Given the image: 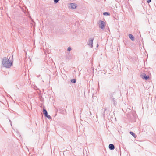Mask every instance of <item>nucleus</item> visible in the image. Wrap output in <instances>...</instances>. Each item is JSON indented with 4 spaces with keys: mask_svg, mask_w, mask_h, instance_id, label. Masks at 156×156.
Instances as JSON below:
<instances>
[{
    "mask_svg": "<svg viewBox=\"0 0 156 156\" xmlns=\"http://www.w3.org/2000/svg\"><path fill=\"white\" fill-rule=\"evenodd\" d=\"M151 1V0H147V2L148 3H149Z\"/></svg>",
    "mask_w": 156,
    "mask_h": 156,
    "instance_id": "obj_17",
    "label": "nucleus"
},
{
    "mask_svg": "<svg viewBox=\"0 0 156 156\" xmlns=\"http://www.w3.org/2000/svg\"><path fill=\"white\" fill-rule=\"evenodd\" d=\"M106 110V108L104 110V112H103V113H102L103 116L104 117H105V111Z\"/></svg>",
    "mask_w": 156,
    "mask_h": 156,
    "instance_id": "obj_13",
    "label": "nucleus"
},
{
    "mask_svg": "<svg viewBox=\"0 0 156 156\" xmlns=\"http://www.w3.org/2000/svg\"><path fill=\"white\" fill-rule=\"evenodd\" d=\"M72 49H71V48L70 47H68V48H67V51H70Z\"/></svg>",
    "mask_w": 156,
    "mask_h": 156,
    "instance_id": "obj_14",
    "label": "nucleus"
},
{
    "mask_svg": "<svg viewBox=\"0 0 156 156\" xmlns=\"http://www.w3.org/2000/svg\"><path fill=\"white\" fill-rule=\"evenodd\" d=\"M129 38L132 41H134V38L133 35L132 34H129Z\"/></svg>",
    "mask_w": 156,
    "mask_h": 156,
    "instance_id": "obj_9",
    "label": "nucleus"
},
{
    "mask_svg": "<svg viewBox=\"0 0 156 156\" xmlns=\"http://www.w3.org/2000/svg\"><path fill=\"white\" fill-rule=\"evenodd\" d=\"M103 15H110V14L108 12H106L103 13Z\"/></svg>",
    "mask_w": 156,
    "mask_h": 156,
    "instance_id": "obj_12",
    "label": "nucleus"
},
{
    "mask_svg": "<svg viewBox=\"0 0 156 156\" xmlns=\"http://www.w3.org/2000/svg\"><path fill=\"white\" fill-rule=\"evenodd\" d=\"M43 114L45 117H47L48 119H51L50 116L48 115L47 111L46 109H43Z\"/></svg>",
    "mask_w": 156,
    "mask_h": 156,
    "instance_id": "obj_3",
    "label": "nucleus"
},
{
    "mask_svg": "<svg viewBox=\"0 0 156 156\" xmlns=\"http://www.w3.org/2000/svg\"><path fill=\"white\" fill-rule=\"evenodd\" d=\"M59 0H54V3H57L59 1Z\"/></svg>",
    "mask_w": 156,
    "mask_h": 156,
    "instance_id": "obj_15",
    "label": "nucleus"
},
{
    "mask_svg": "<svg viewBox=\"0 0 156 156\" xmlns=\"http://www.w3.org/2000/svg\"><path fill=\"white\" fill-rule=\"evenodd\" d=\"M105 23L104 21L99 20L98 23L99 27L102 29H104L105 28Z\"/></svg>",
    "mask_w": 156,
    "mask_h": 156,
    "instance_id": "obj_2",
    "label": "nucleus"
},
{
    "mask_svg": "<svg viewBox=\"0 0 156 156\" xmlns=\"http://www.w3.org/2000/svg\"><path fill=\"white\" fill-rule=\"evenodd\" d=\"M94 95V94H93V95H92V96H93V95Z\"/></svg>",
    "mask_w": 156,
    "mask_h": 156,
    "instance_id": "obj_19",
    "label": "nucleus"
},
{
    "mask_svg": "<svg viewBox=\"0 0 156 156\" xmlns=\"http://www.w3.org/2000/svg\"><path fill=\"white\" fill-rule=\"evenodd\" d=\"M12 65V62L11 61L6 57H4L3 58L2 61V66L6 68H10Z\"/></svg>",
    "mask_w": 156,
    "mask_h": 156,
    "instance_id": "obj_1",
    "label": "nucleus"
},
{
    "mask_svg": "<svg viewBox=\"0 0 156 156\" xmlns=\"http://www.w3.org/2000/svg\"><path fill=\"white\" fill-rule=\"evenodd\" d=\"M115 92H114L111 93L110 95V98L112 99V101L113 103L116 101V99L114 98H113V95H115Z\"/></svg>",
    "mask_w": 156,
    "mask_h": 156,
    "instance_id": "obj_7",
    "label": "nucleus"
},
{
    "mask_svg": "<svg viewBox=\"0 0 156 156\" xmlns=\"http://www.w3.org/2000/svg\"><path fill=\"white\" fill-rule=\"evenodd\" d=\"M140 77L142 79L146 80H147L149 78V76H147L146 74L143 73L141 74Z\"/></svg>",
    "mask_w": 156,
    "mask_h": 156,
    "instance_id": "obj_4",
    "label": "nucleus"
},
{
    "mask_svg": "<svg viewBox=\"0 0 156 156\" xmlns=\"http://www.w3.org/2000/svg\"><path fill=\"white\" fill-rule=\"evenodd\" d=\"M90 114L91 115V112H90Z\"/></svg>",
    "mask_w": 156,
    "mask_h": 156,
    "instance_id": "obj_18",
    "label": "nucleus"
},
{
    "mask_svg": "<svg viewBox=\"0 0 156 156\" xmlns=\"http://www.w3.org/2000/svg\"><path fill=\"white\" fill-rule=\"evenodd\" d=\"M69 5V7L73 9H76L77 5L76 4L73 3H70Z\"/></svg>",
    "mask_w": 156,
    "mask_h": 156,
    "instance_id": "obj_6",
    "label": "nucleus"
},
{
    "mask_svg": "<svg viewBox=\"0 0 156 156\" xmlns=\"http://www.w3.org/2000/svg\"><path fill=\"white\" fill-rule=\"evenodd\" d=\"M117 103L116 101H115L113 103V104H114V106H115L116 105H117Z\"/></svg>",
    "mask_w": 156,
    "mask_h": 156,
    "instance_id": "obj_16",
    "label": "nucleus"
},
{
    "mask_svg": "<svg viewBox=\"0 0 156 156\" xmlns=\"http://www.w3.org/2000/svg\"><path fill=\"white\" fill-rule=\"evenodd\" d=\"M129 133L132 136H133L134 138H136V135L133 132H132V131H130V132Z\"/></svg>",
    "mask_w": 156,
    "mask_h": 156,
    "instance_id": "obj_10",
    "label": "nucleus"
},
{
    "mask_svg": "<svg viewBox=\"0 0 156 156\" xmlns=\"http://www.w3.org/2000/svg\"><path fill=\"white\" fill-rule=\"evenodd\" d=\"M98 45H97V47H98Z\"/></svg>",
    "mask_w": 156,
    "mask_h": 156,
    "instance_id": "obj_20",
    "label": "nucleus"
},
{
    "mask_svg": "<svg viewBox=\"0 0 156 156\" xmlns=\"http://www.w3.org/2000/svg\"><path fill=\"white\" fill-rule=\"evenodd\" d=\"M94 40V38H90L89 39V43L88 44V45L90 47V48H92L93 43V41Z\"/></svg>",
    "mask_w": 156,
    "mask_h": 156,
    "instance_id": "obj_5",
    "label": "nucleus"
},
{
    "mask_svg": "<svg viewBox=\"0 0 156 156\" xmlns=\"http://www.w3.org/2000/svg\"><path fill=\"white\" fill-rule=\"evenodd\" d=\"M109 148L111 150H113L115 148L114 145L112 144H110L109 145Z\"/></svg>",
    "mask_w": 156,
    "mask_h": 156,
    "instance_id": "obj_8",
    "label": "nucleus"
},
{
    "mask_svg": "<svg viewBox=\"0 0 156 156\" xmlns=\"http://www.w3.org/2000/svg\"><path fill=\"white\" fill-rule=\"evenodd\" d=\"M76 80L75 79H73L71 80V81L72 83H75L76 82Z\"/></svg>",
    "mask_w": 156,
    "mask_h": 156,
    "instance_id": "obj_11",
    "label": "nucleus"
}]
</instances>
